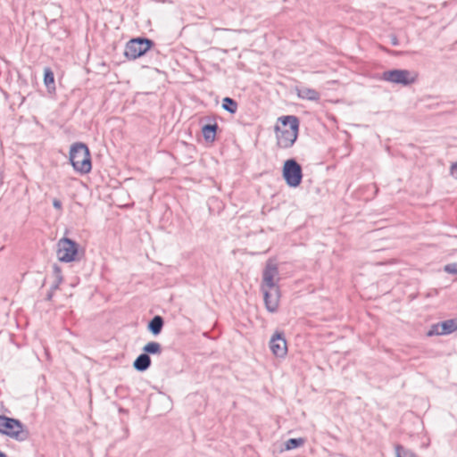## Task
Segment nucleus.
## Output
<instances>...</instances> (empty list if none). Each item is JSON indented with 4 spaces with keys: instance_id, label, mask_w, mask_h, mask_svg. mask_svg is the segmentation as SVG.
Listing matches in <instances>:
<instances>
[{
    "instance_id": "obj_4",
    "label": "nucleus",
    "mask_w": 457,
    "mask_h": 457,
    "mask_svg": "<svg viewBox=\"0 0 457 457\" xmlns=\"http://www.w3.org/2000/svg\"><path fill=\"white\" fill-rule=\"evenodd\" d=\"M4 422L1 434L7 436L18 442H24L29 437V431L27 427L19 420L4 415Z\"/></svg>"
},
{
    "instance_id": "obj_15",
    "label": "nucleus",
    "mask_w": 457,
    "mask_h": 457,
    "mask_svg": "<svg viewBox=\"0 0 457 457\" xmlns=\"http://www.w3.org/2000/svg\"><path fill=\"white\" fill-rule=\"evenodd\" d=\"M144 353L149 354H161L162 345L158 342H149L143 347Z\"/></svg>"
},
{
    "instance_id": "obj_3",
    "label": "nucleus",
    "mask_w": 457,
    "mask_h": 457,
    "mask_svg": "<svg viewBox=\"0 0 457 457\" xmlns=\"http://www.w3.org/2000/svg\"><path fill=\"white\" fill-rule=\"evenodd\" d=\"M70 162L80 174H87L92 169L88 147L84 143H75L71 146Z\"/></svg>"
},
{
    "instance_id": "obj_26",
    "label": "nucleus",
    "mask_w": 457,
    "mask_h": 457,
    "mask_svg": "<svg viewBox=\"0 0 457 457\" xmlns=\"http://www.w3.org/2000/svg\"><path fill=\"white\" fill-rule=\"evenodd\" d=\"M0 457H7V455L4 453L0 451Z\"/></svg>"
},
{
    "instance_id": "obj_11",
    "label": "nucleus",
    "mask_w": 457,
    "mask_h": 457,
    "mask_svg": "<svg viewBox=\"0 0 457 457\" xmlns=\"http://www.w3.org/2000/svg\"><path fill=\"white\" fill-rule=\"evenodd\" d=\"M151 366V358L146 353L139 354L133 362V367L139 372H144Z\"/></svg>"
},
{
    "instance_id": "obj_7",
    "label": "nucleus",
    "mask_w": 457,
    "mask_h": 457,
    "mask_svg": "<svg viewBox=\"0 0 457 457\" xmlns=\"http://www.w3.org/2000/svg\"><path fill=\"white\" fill-rule=\"evenodd\" d=\"M379 79L393 84L409 86L415 82L416 76L408 70L395 69L382 72Z\"/></svg>"
},
{
    "instance_id": "obj_24",
    "label": "nucleus",
    "mask_w": 457,
    "mask_h": 457,
    "mask_svg": "<svg viewBox=\"0 0 457 457\" xmlns=\"http://www.w3.org/2000/svg\"><path fill=\"white\" fill-rule=\"evenodd\" d=\"M390 38H391V44H392L393 46H398V39H397L396 36L392 35V36L390 37Z\"/></svg>"
},
{
    "instance_id": "obj_8",
    "label": "nucleus",
    "mask_w": 457,
    "mask_h": 457,
    "mask_svg": "<svg viewBox=\"0 0 457 457\" xmlns=\"http://www.w3.org/2000/svg\"><path fill=\"white\" fill-rule=\"evenodd\" d=\"M79 252V245L68 238L62 237L57 243V258L62 262H71L76 261Z\"/></svg>"
},
{
    "instance_id": "obj_12",
    "label": "nucleus",
    "mask_w": 457,
    "mask_h": 457,
    "mask_svg": "<svg viewBox=\"0 0 457 457\" xmlns=\"http://www.w3.org/2000/svg\"><path fill=\"white\" fill-rule=\"evenodd\" d=\"M297 96L302 99L310 101H318L320 99V93L318 91L305 87L297 88Z\"/></svg>"
},
{
    "instance_id": "obj_20",
    "label": "nucleus",
    "mask_w": 457,
    "mask_h": 457,
    "mask_svg": "<svg viewBox=\"0 0 457 457\" xmlns=\"http://www.w3.org/2000/svg\"><path fill=\"white\" fill-rule=\"evenodd\" d=\"M395 453L396 457H417L412 451L406 449L400 445L395 446Z\"/></svg>"
},
{
    "instance_id": "obj_23",
    "label": "nucleus",
    "mask_w": 457,
    "mask_h": 457,
    "mask_svg": "<svg viewBox=\"0 0 457 457\" xmlns=\"http://www.w3.org/2000/svg\"><path fill=\"white\" fill-rule=\"evenodd\" d=\"M53 206L57 210H62V204L59 199H54L53 200Z\"/></svg>"
},
{
    "instance_id": "obj_16",
    "label": "nucleus",
    "mask_w": 457,
    "mask_h": 457,
    "mask_svg": "<svg viewBox=\"0 0 457 457\" xmlns=\"http://www.w3.org/2000/svg\"><path fill=\"white\" fill-rule=\"evenodd\" d=\"M53 273L54 276V281L50 288L52 291H55L56 289L59 288V286L62 284L63 278H62V270L56 264L53 266Z\"/></svg>"
},
{
    "instance_id": "obj_1",
    "label": "nucleus",
    "mask_w": 457,
    "mask_h": 457,
    "mask_svg": "<svg viewBox=\"0 0 457 457\" xmlns=\"http://www.w3.org/2000/svg\"><path fill=\"white\" fill-rule=\"evenodd\" d=\"M279 280L278 269L276 263L269 261L262 272L261 289L263 293L264 303L270 312H276L278 308L280 291L278 285Z\"/></svg>"
},
{
    "instance_id": "obj_5",
    "label": "nucleus",
    "mask_w": 457,
    "mask_h": 457,
    "mask_svg": "<svg viewBox=\"0 0 457 457\" xmlns=\"http://www.w3.org/2000/svg\"><path fill=\"white\" fill-rule=\"evenodd\" d=\"M154 46L153 40L146 37H136L130 39L125 46L124 55L130 60L144 55Z\"/></svg>"
},
{
    "instance_id": "obj_21",
    "label": "nucleus",
    "mask_w": 457,
    "mask_h": 457,
    "mask_svg": "<svg viewBox=\"0 0 457 457\" xmlns=\"http://www.w3.org/2000/svg\"><path fill=\"white\" fill-rule=\"evenodd\" d=\"M444 270L449 274H457V262H452L445 265Z\"/></svg>"
},
{
    "instance_id": "obj_14",
    "label": "nucleus",
    "mask_w": 457,
    "mask_h": 457,
    "mask_svg": "<svg viewBox=\"0 0 457 457\" xmlns=\"http://www.w3.org/2000/svg\"><path fill=\"white\" fill-rule=\"evenodd\" d=\"M217 129V123L204 125L202 128V133L205 141L213 142L215 140Z\"/></svg>"
},
{
    "instance_id": "obj_22",
    "label": "nucleus",
    "mask_w": 457,
    "mask_h": 457,
    "mask_svg": "<svg viewBox=\"0 0 457 457\" xmlns=\"http://www.w3.org/2000/svg\"><path fill=\"white\" fill-rule=\"evenodd\" d=\"M450 172L453 176L457 178V162L452 163Z\"/></svg>"
},
{
    "instance_id": "obj_6",
    "label": "nucleus",
    "mask_w": 457,
    "mask_h": 457,
    "mask_svg": "<svg viewBox=\"0 0 457 457\" xmlns=\"http://www.w3.org/2000/svg\"><path fill=\"white\" fill-rule=\"evenodd\" d=\"M283 178L291 187H298L303 179V170L295 159H288L284 162Z\"/></svg>"
},
{
    "instance_id": "obj_9",
    "label": "nucleus",
    "mask_w": 457,
    "mask_h": 457,
    "mask_svg": "<svg viewBox=\"0 0 457 457\" xmlns=\"http://www.w3.org/2000/svg\"><path fill=\"white\" fill-rule=\"evenodd\" d=\"M270 348L272 353L278 357L283 358L287 353V341L282 332H276L270 340Z\"/></svg>"
},
{
    "instance_id": "obj_13",
    "label": "nucleus",
    "mask_w": 457,
    "mask_h": 457,
    "mask_svg": "<svg viewBox=\"0 0 457 457\" xmlns=\"http://www.w3.org/2000/svg\"><path fill=\"white\" fill-rule=\"evenodd\" d=\"M163 325L162 317L156 315L148 322L147 328L154 336H157L162 332Z\"/></svg>"
},
{
    "instance_id": "obj_10",
    "label": "nucleus",
    "mask_w": 457,
    "mask_h": 457,
    "mask_svg": "<svg viewBox=\"0 0 457 457\" xmlns=\"http://www.w3.org/2000/svg\"><path fill=\"white\" fill-rule=\"evenodd\" d=\"M455 330H457V320L452 319L433 325L428 335H447L453 333Z\"/></svg>"
},
{
    "instance_id": "obj_19",
    "label": "nucleus",
    "mask_w": 457,
    "mask_h": 457,
    "mask_svg": "<svg viewBox=\"0 0 457 457\" xmlns=\"http://www.w3.org/2000/svg\"><path fill=\"white\" fill-rule=\"evenodd\" d=\"M303 444H304V439L302 437L290 438L286 442V449L293 450V449L302 446Z\"/></svg>"
},
{
    "instance_id": "obj_25",
    "label": "nucleus",
    "mask_w": 457,
    "mask_h": 457,
    "mask_svg": "<svg viewBox=\"0 0 457 457\" xmlns=\"http://www.w3.org/2000/svg\"><path fill=\"white\" fill-rule=\"evenodd\" d=\"M54 291H52V290L50 289V291H49V292H48V294H47V299H48V300L52 299L53 295H54Z\"/></svg>"
},
{
    "instance_id": "obj_17",
    "label": "nucleus",
    "mask_w": 457,
    "mask_h": 457,
    "mask_svg": "<svg viewBox=\"0 0 457 457\" xmlns=\"http://www.w3.org/2000/svg\"><path fill=\"white\" fill-rule=\"evenodd\" d=\"M222 108L228 112L234 114L237 111V103L230 97H224L222 100Z\"/></svg>"
},
{
    "instance_id": "obj_2",
    "label": "nucleus",
    "mask_w": 457,
    "mask_h": 457,
    "mask_svg": "<svg viewBox=\"0 0 457 457\" xmlns=\"http://www.w3.org/2000/svg\"><path fill=\"white\" fill-rule=\"evenodd\" d=\"M278 120L282 127L278 125L274 127L276 145L278 148L289 149L298 137L299 119L295 115H287L279 117Z\"/></svg>"
},
{
    "instance_id": "obj_18",
    "label": "nucleus",
    "mask_w": 457,
    "mask_h": 457,
    "mask_svg": "<svg viewBox=\"0 0 457 457\" xmlns=\"http://www.w3.org/2000/svg\"><path fill=\"white\" fill-rule=\"evenodd\" d=\"M44 83L48 88L54 87V75L50 68L44 71Z\"/></svg>"
}]
</instances>
